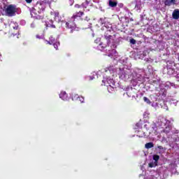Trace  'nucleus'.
Wrapping results in <instances>:
<instances>
[{
    "instance_id": "1",
    "label": "nucleus",
    "mask_w": 179,
    "mask_h": 179,
    "mask_svg": "<svg viewBox=\"0 0 179 179\" xmlns=\"http://www.w3.org/2000/svg\"><path fill=\"white\" fill-rule=\"evenodd\" d=\"M105 40H106V42H102L99 44L101 48H107V47H110L111 43H114V39H113V36L111 35H105Z\"/></svg>"
},
{
    "instance_id": "2",
    "label": "nucleus",
    "mask_w": 179,
    "mask_h": 179,
    "mask_svg": "<svg viewBox=\"0 0 179 179\" xmlns=\"http://www.w3.org/2000/svg\"><path fill=\"white\" fill-rule=\"evenodd\" d=\"M7 16H15L16 15V7L13 5H9L6 9Z\"/></svg>"
},
{
    "instance_id": "3",
    "label": "nucleus",
    "mask_w": 179,
    "mask_h": 179,
    "mask_svg": "<svg viewBox=\"0 0 179 179\" xmlns=\"http://www.w3.org/2000/svg\"><path fill=\"white\" fill-rule=\"evenodd\" d=\"M66 27L67 29H71L70 33H73V29L76 27V24H75V19L71 17V20L66 22Z\"/></svg>"
},
{
    "instance_id": "4",
    "label": "nucleus",
    "mask_w": 179,
    "mask_h": 179,
    "mask_svg": "<svg viewBox=\"0 0 179 179\" xmlns=\"http://www.w3.org/2000/svg\"><path fill=\"white\" fill-rule=\"evenodd\" d=\"M35 10H37L38 13H41V12H44L45 9V3L44 2H37L34 6Z\"/></svg>"
},
{
    "instance_id": "5",
    "label": "nucleus",
    "mask_w": 179,
    "mask_h": 179,
    "mask_svg": "<svg viewBox=\"0 0 179 179\" xmlns=\"http://www.w3.org/2000/svg\"><path fill=\"white\" fill-rule=\"evenodd\" d=\"M164 3L166 6H171V5H177V0H165Z\"/></svg>"
},
{
    "instance_id": "6",
    "label": "nucleus",
    "mask_w": 179,
    "mask_h": 179,
    "mask_svg": "<svg viewBox=\"0 0 179 179\" xmlns=\"http://www.w3.org/2000/svg\"><path fill=\"white\" fill-rule=\"evenodd\" d=\"M83 15H85V13H83V11L81 10H76V13L75 14L73 15L72 17L73 19H76L77 17H82V16H83Z\"/></svg>"
},
{
    "instance_id": "7",
    "label": "nucleus",
    "mask_w": 179,
    "mask_h": 179,
    "mask_svg": "<svg viewBox=\"0 0 179 179\" xmlns=\"http://www.w3.org/2000/svg\"><path fill=\"white\" fill-rule=\"evenodd\" d=\"M9 26L10 29H13V30H17V29H19V24H17V22H11Z\"/></svg>"
},
{
    "instance_id": "8",
    "label": "nucleus",
    "mask_w": 179,
    "mask_h": 179,
    "mask_svg": "<svg viewBox=\"0 0 179 179\" xmlns=\"http://www.w3.org/2000/svg\"><path fill=\"white\" fill-rule=\"evenodd\" d=\"M117 5H118V1H117V0H109L108 6L110 8H115Z\"/></svg>"
},
{
    "instance_id": "9",
    "label": "nucleus",
    "mask_w": 179,
    "mask_h": 179,
    "mask_svg": "<svg viewBox=\"0 0 179 179\" xmlns=\"http://www.w3.org/2000/svg\"><path fill=\"white\" fill-rule=\"evenodd\" d=\"M172 17L173 19H175L176 20L179 19V10L175 9L172 13Z\"/></svg>"
},
{
    "instance_id": "10",
    "label": "nucleus",
    "mask_w": 179,
    "mask_h": 179,
    "mask_svg": "<svg viewBox=\"0 0 179 179\" xmlns=\"http://www.w3.org/2000/svg\"><path fill=\"white\" fill-rule=\"evenodd\" d=\"M59 97H60V99H62V100L66 101V100H68V94H66V92H62L59 94Z\"/></svg>"
},
{
    "instance_id": "11",
    "label": "nucleus",
    "mask_w": 179,
    "mask_h": 179,
    "mask_svg": "<svg viewBox=\"0 0 179 179\" xmlns=\"http://www.w3.org/2000/svg\"><path fill=\"white\" fill-rule=\"evenodd\" d=\"M170 131H171V125H168L166 126L164 129H163V132L164 134H170Z\"/></svg>"
},
{
    "instance_id": "12",
    "label": "nucleus",
    "mask_w": 179,
    "mask_h": 179,
    "mask_svg": "<svg viewBox=\"0 0 179 179\" xmlns=\"http://www.w3.org/2000/svg\"><path fill=\"white\" fill-rule=\"evenodd\" d=\"M154 147H155V144H153V143H152V142L147 143L145 145V149H152V148H154Z\"/></svg>"
},
{
    "instance_id": "13",
    "label": "nucleus",
    "mask_w": 179,
    "mask_h": 179,
    "mask_svg": "<svg viewBox=\"0 0 179 179\" xmlns=\"http://www.w3.org/2000/svg\"><path fill=\"white\" fill-rule=\"evenodd\" d=\"M55 43V39L52 38V36L50 37V40L47 41V44H50V45L54 44Z\"/></svg>"
},
{
    "instance_id": "14",
    "label": "nucleus",
    "mask_w": 179,
    "mask_h": 179,
    "mask_svg": "<svg viewBox=\"0 0 179 179\" xmlns=\"http://www.w3.org/2000/svg\"><path fill=\"white\" fill-rule=\"evenodd\" d=\"M160 94H162L163 97H166V96H167V91L166 90V89H161L159 95Z\"/></svg>"
},
{
    "instance_id": "15",
    "label": "nucleus",
    "mask_w": 179,
    "mask_h": 179,
    "mask_svg": "<svg viewBox=\"0 0 179 179\" xmlns=\"http://www.w3.org/2000/svg\"><path fill=\"white\" fill-rule=\"evenodd\" d=\"M153 160H155V163H157V162H159V160H160V156L157 155H154L152 157Z\"/></svg>"
},
{
    "instance_id": "16",
    "label": "nucleus",
    "mask_w": 179,
    "mask_h": 179,
    "mask_svg": "<svg viewBox=\"0 0 179 179\" xmlns=\"http://www.w3.org/2000/svg\"><path fill=\"white\" fill-rule=\"evenodd\" d=\"M51 24H46V27H50L51 29H55V26L52 24V21H50Z\"/></svg>"
},
{
    "instance_id": "17",
    "label": "nucleus",
    "mask_w": 179,
    "mask_h": 179,
    "mask_svg": "<svg viewBox=\"0 0 179 179\" xmlns=\"http://www.w3.org/2000/svg\"><path fill=\"white\" fill-rule=\"evenodd\" d=\"M36 38H38V40H41L43 38H44V33L40 34H37L36 35Z\"/></svg>"
},
{
    "instance_id": "18",
    "label": "nucleus",
    "mask_w": 179,
    "mask_h": 179,
    "mask_svg": "<svg viewBox=\"0 0 179 179\" xmlns=\"http://www.w3.org/2000/svg\"><path fill=\"white\" fill-rule=\"evenodd\" d=\"M143 100L147 104H150V100L148 97L144 96Z\"/></svg>"
},
{
    "instance_id": "19",
    "label": "nucleus",
    "mask_w": 179,
    "mask_h": 179,
    "mask_svg": "<svg viewBox=\"0 0 179 179\" xmlns=\"http://www.w3.org/2000/svg\"><path fill=\"white\" fill-rule=\"evenodd\" d=\"M73 2H74L73 0H68L67 1V3H68V5H69V6H72L73 5Z\"/></svg>"
},
{
    "instance_id": "20",
    "label": "nucleus",
    "mask_w": 179,
    "mask_h": 179,
    "mask_svg": "<svg viewBox=\"0 0 179 179\" xmlns=\"http://www.w3.org/2000/svg\"><path fill=\"white\" fill-rule=\"evenodd\" d=\"M87 5H89V2H87V1H86L85 2L82 3L83 8H86V6H87Z\"/></svg>"
},
{
    "instance_id": "21",
    "label": "nucleus",
    "mask_w": 179,
    "mask_h": 179,
    "mask_svg": "<svg viewBox=\"0 0 179 179\" xmlns=\"http://www.w3.org/2000/svg\"><path fill=\"white\" fill-rule=\"evenodd\" d=\"M131 44L135 45L136 44V41L134 38L130 39Z\"/></svg>"
},
{
    "instance_id": "22",
    "label": "nucleus",
    "mask_w": 179,
    "mask_h": 179,
    "mask_svg": "<svg viewBox=\"0 0 179 179\" xmlns=\"http://www.w3.org/2000/svg\"><path fill=\"white\" fill-rule=\"evenodd\" d=\"M54 15H55V19H57V17H59V13L55 12Z\"/></svg>"
},
{
    "instance_id": "23",
    "label": "nucleus",
    "mask_w": 179,
    "mask_h": 179,
    "mask_svg": "<svg viewBox=\"0 0 179 179\" xmlns=\"http://www.w3.org/2000/svg\"><path fill=\"white\" fill-rule=\"evenodd\" d=\"M173 142H178L179 137L178 136H176V137H173Z\"/></svg>"
},
{
    "instance_id": "24",
    "label": "nucleus",
    "mask_w": 179,
    "mask_h": 179,
    "mask_svg": "<svg viewBox=\"0 0 179 179\" xmlns=\"http://www.w3.org/2000/svg\"><path fill=\"white\" fill-rule=\"evenodd\" d=\"M148 166L152 169V167H155V164L153 162L149 163Z\"/></svg>"
},
{
    "instance_id": "25",
    "label": "nucleus",
    "mask_w": 179,
    "mask_h": 179,
    "mask_svg": "<svg viewBox=\"0 0 179 179\" xmlns=\"http://www.w3.org/2000/svg\"><path fill=\"white\" fill-rule=\"evenodd\" d=\"M53 44V47L54 48H55V50H58V43H52Z\"/></svg>"
},
{
    "instance_id": "26",
    "label": "nucleus",
    "mask_w": 179,
    "mask_h": 179,
    "mask_svg": "<svg viewBox=\"0 0 179 179\" xmlns=\"http://www.w3.org/2000/svg\"><path fill=\"white\" fill-rule=\"evenodd\" d=\"M75 8H76V9H80V8H82V6L79 4H76Z\"/></svg>"
},
{
    "instance_id": "27",
    "label": "nucleus",
    "mask_w": 179,
    "mask_h": 179,
    "mask_svg": "<svg viewBox=\"0 0 179 179\" xmlns=\"http://www.w3.org/2000/svg\"><path fill=\"white\" fill-rule=\"evenodd\" d=\"M110 47L113 50H114V48H117V45L113 43Z\"/></svg>"
},
{
    "instance_id": "28",
    "label": "nucleus",
    "mask_w": 179,
    "mask_h": 179,
    "mask_svg": "<svg viewBox=\"0 0 179 179\" xmlns=\"http://www.w3.org/2000/svg\"><path fill=\"white\" fill-rule=\"evenodd\" d=\"M17 36H19V31H17L16 34H11V36H17Z\"/></svg>"
},
{
    "instance_id": "29",
    "label": "nucleus",
    "mask_w": 179,
    "mask_h": 179,
    "mask_svg": "<svg viewBox=\"0 0 179 179\" xmlns=\"http://www.w3.org/2000/svg\"><path fill=\"white\" fill-rule=\"evenodd\" d=\"M27 3H31L33 2V0H25Z\"/></svg>"
},
{
    "instance_id": "30",
    "label": "nucleus",
    "mask_w": 179,
    "mask_h": 179,
    "mask_svg": "<svg viewBox=\"0 0 179 179\" xmlns=\"http://www.w3.org/2000/svg\"><path fill=\"white\" fill-rule=\"evenodd\" d=\"M89 78V80H93V79H94V77L93 76H90Z\"/></svg>"
},
{
    "instance_id": "31",
    "label": "nucleus",
    "mask_w": 179,
    "mask_h": 179,
    "mask_svg": "<svg viewBox=\"0 0 179 179\" xmlns=\"http://www.w3.org/2000/svg\"><path fill=\"white\" fill-rule=\"evenodd\" d=\"M157 149L163 150V147L162 145H158Z\"/></svg>"
},
{
    "instance_id": "32",
    "label": "nucleus",
    "mask_w": 179,
    "mask_h": 179,
    "mask_svg": "<svg viewBox=\"0 0 179 179\" xmlns=\"http://www.w3.org/2000/svg\"><path fill=\"white\" fill-rule=\"evenodd\" d=\"M127 96H128L129 97H131V95H129V94H131L130 92H127Z\"/></svg>"
},
{
    "instance_id": "33",
    "label": "nucleus",
    "mask_w": 179,
    "mask_h": 179,
    "mask_svg": "<svg viewBox=\"0 0 179 179\" xmlns=\"http://www.w3.org/2000/svg\"><path fill=\"white\" fill-rule=\"evenodd\" d=\"M1 56V55H0V57Z\"/></svg>"
}]
</instances>
